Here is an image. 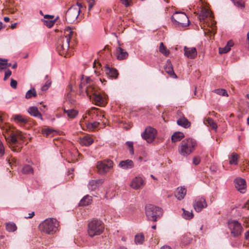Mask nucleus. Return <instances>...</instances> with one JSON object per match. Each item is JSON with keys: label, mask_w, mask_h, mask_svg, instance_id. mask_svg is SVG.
Masks as SVG:
<instances>
[{"label": "nucleus", "mask_w": 249, "mask_h": 249, "mask_svg": "<svg viewBox=\"0 0 249 249\" xmlns=\"http://www.w3.org/2000/svg\"><path fill=\"white\" fill-rule=\"evenodd\" d=\"M75 34L70 27L65 29L64 36L60 37L57 41V50L61 55L66 54L70 47V40L74 37Z\"/></svg>", "instance_id": "f257e3e1"}, {"label": "nucleus", "mask_w": 249, "mask_h": 249, "mask_svg": "<svg viewBox=\"0 0 249 249\" xmlns=\"http://www.w3.org/2000/svg\"><path fill=\"white\" fill-rule=\"evenodd\" d=\"M196 141L192 138L185 139L178 146V153L182 156L187 157L191 154L197 147Z\"/></svg>", "instance_id": "f03ea898"}, {"label": "nucleus", "mask_w": 249, "mask_h": 249, "mask_svg": "<svg viewBox=\"0 0 249 249\" xmlns=\"http://www.w3.org/2000/svg\"><path fill=\"white\" fill-rule=\"evenodd\" d=\"M58 222L57 220L53 218L45 219L39 225L40 231L48 233L53 234L57 230Z\"/></svg>", "instance_id": "7ed1b4c3"}, {"label": "nucleus", "mask_w": 249, "mask_h": 249, "mask_svg": "<svg viewBox=\"0 0 249 249\" xmlns=\"http://www.w3.org/2000/svg\"><path fill=\"white\" fill-rule=\"evenodd\" d=\"M79 89L81 93L85 91L87 95L91 99V96L94 95V92H97L98 90L93 85L92 82L90 77H87L85 79L84 76L81 78V82L79 85Z\"/></svg>", "instance_id": "20e7f679"}, {"label": "nucleus", "mask_w": 249, "mask_h": 249, "mask_svg": "<svg viewBox=\"0 0 249 249\" xmlns=\"http://www.w3.org/2000/svg\"><path fill=\"white\" fill-rule=\"evenodd\" d=\"M104 228V224L102 221L94 219L88 224V234L91 237L99 235L103 232Z\"/></svg>", "instance_id": "39448f33"}, {"label": "nucleus", "mask_w": 249, "mask_h": 249, "mask_svg": "<svg viewBox=\"0 0 249 249\" xmlns=\"http://www.w3.org/2000/svg\"><path fill=\"white\" fill-rule=\"evenodd\" d=\"M145 211L147 219L154 222L157 221V219L162 214V210L161 208L152 204L146 205Z\"/></svg>", "instance_id": "423d86ee"}, {"label": "nucleus", "mask_w": 249, "mask_h": 249, "mask_svg": "<svg viewBox=\"0 0 249 249\" xmlns=\"http://www.w3.org/2000/svg\"><path fill=\"white\" fill-rule=\"evenodd\" d=\"M171 19L177 27H184L189 25V20L183 12H176L172 16Z\"/></svg>", "instance_id": "0eeeda50"}, {"label": "nucleus", "mask_w": 249, "mask_h": 249, "mask_svg": "<svg viewBox=\"0 0 249 249\" xmlns=\"http://www.w3.org/2000/svg\"><path fill=\"white\" fill-rule=\"evenodd\" d=\"M228 227L231 231V234L233 237L239 236L243 231L241 224L236 220H229L228 222Z\"/></svg>", "instance_id": "6e6552de"}, {"label": "nucleus", "mask_w": 249, "mask_h": 249, "mask_svg": "<svg viewBox=\"0 0 249 249\" xmlns=\"http://www.w3.org/2000/svg\"><path fill=\"white\" fill-rule=\"evenodd\" d=\"M113 166V161L108 159L99 161L96 165L98 173L102 175H105L108 173L112 168Z\"/></svg>", "instance_id": "1a4fd4ad"}, {"label": "nucleus", "mask_w": 249, "mask_h": 249, "mask_svg": "<svg viewBox=\"0 0 249 249\" xmlns=\"http://www.w3.org/2000/svg\"><path fill=\"white\" fill-rule=\"evenodd\" d=\"M80 13L79 9L75 6H72L66 12L65 20L68 23H73L77 19Z\"/></svg>", "instance_id": "9d476101"}, {"label": "nucleus", "mask_w": 249, "mask_h": 249, "mask_svg": "<svg viewBox=\"0 0 249 249\" xmlns=\"http://www.w3.org/2000/svg\"><path fill=\"white\" fill-rule=\"evenodd\" d=\"M6 134H5V138L7 141V142L10 144V146L12 151L14 152H18L19 151V148L18 149L15 148L14 145H16L17 143V135L14 134L13 132H11L9 131V129L6 128Z\"/></svg>", "instance_id": "9b49d317"}, {"label": "nucleus", "mask_w": 249, "mask_h": 249, "mask_svg": "<svg viewBox=\"0 0 249 249\" xmlns=\"http://www.w3.org/2000/svg\"><path fill=\"white\" fill-rule=\"evenodd\" d=\"M156 130L151 127H147L142 134V138L148 143L152 142L155 138Z\"/></svg>", "instance_id": "f8f14e48"}, {"label": "nucleus", "mask_w": 249, "mask_h": 249, "mask_svg": "<svg viewBox=\"0 0 249 249\" xmlns=\"http://www.w3.org/2000/svg\"><path fill=\"white\" fill-rule=\"evenodd\" d=\"M194 208L197 212L207 207V204L205 198L202 197H197L193 203Z\"/></svg>", "instance_id": "ddd939ff"}, {"label": "nucleus", "mask_w": 249, "mask_h": 249, "mask_svg": "<svg viewBox=\"0 0 249 249\" xmlns=\"http://www.w3.org/2000/svg\"><path fill=\"white\" fill-rule=\"evenodd\" d=\"M144 181L142 178L136 177L132 179L130 186L133 189L138 190L142 187L144 185Z\"/></svg>", "instance_id": "4468645a"}, {"label": "nucleus", "mask_w": 249, "mask_h": 249, "mask_svg": "<svg viewBox=\"0 0 249 249\" xmlns=\"http://www.w3.org/2000/svg\"><path fill=\"white\" fill-rule=\"evenodd\" d=\"M235 186L236 188L241 193L245 192L246 188V182L244 179L242 178H237L234 180Z\"/></svg>", "instance_id": "2eb2a0df"}, {"label": "nucleus", "mask_w": 249, "mask_h": 249, "mask_svg": "<svg viewBox=\"0 0 249 249\" xmlns=\"http://www.w3.org/2000/svg\"><path fill=\"white\" fill-rule=\"evenodd\" d=\"M115 55L117 58L120 60L125 59L128 56V53L121 47L116 48Z\"/></svg>", "instance_id": "dca6fc26"}, {"label": "nucleus", "mask_w": 249, "mask_h": 249, "mask_svg": "<svg viewBox=\"0 0 249 249\" xmlns=\"http://www.w3.org/2000/svg\"><path fill=\"white\" fill-rule=\"evenodd\" d=\"M184 55L189 58L194 59L197 55L196 49L195 47H184Z\"/></svg>", "instance_id": "f3484780"}, {"label": "nucleus", "mask_w": 249, "mask_h": 249, "mask_svg": "<svg viewBox=\"0 0 249 249\" xmlns=\"http://www.w3.org/2000/svg\"><path fill=\"white\" fill-rule=\"evenodd\" d=\"M104 182V180L103 179L91 180L89 182L88 185V188L90 191H94L98 188Z\"/></svg>", "instance_id": "a211bd4d"}, {"label": "nucleus", "mask_w": 249, "mask_h": 249, "mask_svg": "<svg viewBox=\"0 0 249 249\" xmlns=\"http://www.w3.org/2000/svg\"><path fill=\"white\" fill-rule=\"evenodd\" d=\"M119 167L124 170H128L134 167V164L131 160H126L121 161L118 165Z\"/></svg>", "instance_id": "6ab92c4d"}, {"label": "nucleus", "mask_w": 249, "mask_h": 249, "mask_svg": "<svg viewBox=\"0 0 249 249\" xmlns=\"http://www.w3.org/2000/svg\"><path fill=\"white\" fill-rule=\"evenodd\" d=\"M164 70L166 72L168 73L171 76L177 78V76L176 75L173 70L172 64L171 62L168 60L166 62L165 65L164 66Z\"/></svg>", "instance_id": "aec40b11"}, {"label": "nucleus", "mask_w": 249, "mask_h": 249, "mask_svg": "<svg viewBox=\"0 0 249 249\" xmlns=\"http://www.w3.org/2000/svg\"><path fill=\"white\" fill-rule=\"evenodd\" d=\"M186 194V189L184 187H179L175 193V196L179 200L183 199Z\"/></svg>", "instance_id": "412c9836"}, {"label": "nucleus", "mask_w": 249, "mask_h": 249, "mask_svg": "<svg viewBox=\"0 0 249 249\" xmlns=\"http://www.w3.org/2000/svg\"><path fill=\"white\" fill-rule=\"evenodd\" d=\"M92 99L95 102V104L98 106H102L105 103L104 98L98 91L97 92H94V95L92 96Z\"/></svg>", "instance_id": "4be33fe9"}, {"label": "nucleus", "mask_w": 249, "mask_h": 249, "mask_svg": "<svg viewBox=\"0 0 249 249\" xmlns=\"http://www.w3.org/2000/svg\"><path fill=\"white\" fill-rule=\"evenodd\" d=\"M93 139L89 136H85L80 139V143L81 145L89 146L93 142Z\"/></svg>", "instance_id": "5701e85b"}, {"label": "nucleus", "mask_w": 249, "mask_h": 249, "mask_svg": "<svg viewBox=\"0 0 249 249\" xmlns=\"http://www.w3.org/2000/svg\"><path fill=\"white\" fill-rule=\"evenodd\" d=\"M92 202V197L89 195L84 196L79 203V206H86L90 205Z\"/></svg>", "instance_id": "b1692460"}, {"label": "nucleus", "mask_w": 249, "mask_h": 249, "mask_svg": "<svg viewBox=\"0 0 249 249\" xmlns=\"http://www.w3.org/2000/svg\"><path fill=\"white\" fill-rule=\"evenodd\" d=\"M105 71L108 76L113 78H116L118 75V71L115 69L110 68L107 66L105 67Z\"/></svg>", "instance_id": "393cba45"}, {"label": "nucleus", "mask_w": 249, "mask_h": 249, "mask_svg": "<svg viewBox=\"0 0 249 249\" xmlns=\"http://www.w3.org/2000/svg\"><path fill=\"white\" fill-rule=\"evenodd\" d=\"M177 124L185 128L189 127L191 125V123L185 117H183L177 120Z\"/></svg>", "instance_id": "a878e982"}, {"label": "nucleus", "mask_w": 249, "mask_h": 249, "mask_svg": "<svg viewBox=\"0 0 249 249\" xmlns=\"http://www.w3.org/2000/svg\"><path fill=\"white\" fill-rule=\"evenodd\" d=\"M28 112L29 113L34 117L39 118L42 119V115L39 112L38 108L36 107H31L28 109Z\"/></svg>", "instance_id": "bb28decb"}, {"label": "nucleus", "mask_w": 249, "mask_h": 249, "mask_svg": "<svg viewBox=\"0 0 249 249\" xmlns=\"http://www.w3.org/2000/svg\"><path fill=\"white\" fill-rule=\"evenodd\" d=\"M64 112L66 114L67 116L71 119L75 118L78 114V111L74 109H64Z\"/></svg>", "instance_id": "cd10ccee"}, {"label": "nucleus", "mask_w": 249, "mask_h": 249, "mask_svg": "<svg viewBox=\"0 0 249 249\" xmlns=\"http://www.w3.org/2000/svg\"><path fill=\"white\" fill-rule=\"evenodd\" d=\"M184 137V134L179 131H177L174 133L171 137L172 141L174 142L180 141Z\"/></svg>", "instance_id": "c85d7f7f"}, {"label": "nucleus", "mask_w": 249, "mask_h": 249, "mask_svg": "<svg viewBox=\"0 0 249 249\" xmlns=\"http://www.w3.org/2000/svg\"><path fill=\"white\" fill-rule=\"evenodd\" d=\"M13 118L17 124H26L28 122L27 119L21 115H15L13 116Z\"/></svg>", "instance_id": "c756f323"}, {"label": "nucleus", "mask_w": 249, "mask_h": 249, "mask_svg": "<svg viewBox=\"0 0 249 249\" xmlns=\"http://www.w3.org/2000/svg\"><path fill=\"white\" fill-rule=\"evenodd\" d=\"M239 156L236 153L233 152L229 157V164L230 165H237L238 164V160Z\"/></svg>", "instance_id": "7c9ffc66"}, {"label": "nucleus", "mask_w": 249, "mask_h": 249, "mask_svg": "<svg viewBox=\"0 0 249 249\" xmlns=\"http://www.w3.org/2000/svg\"><path fill=\"white\" fill-rule=\"evenodd\" d=\"M209 11L208 9H202L199 15L198 18L200 21L204 20L209 16Z\"/></svg>", "instance_id": "2f4dec72"}, {"label": "nucleus", "mask_w": 249, "mask_h": 249, "mask_svg": "<svg viewBox=\"0 0 249 249\" xmlns=\"http://www.w3.org/2000/svg\"><path fill=\"white\" fill-rule=\"evenodd\" d=\"M36 91L35 89L33 88L27 91L25 94V98L29 99H31L33 97H36Z\"/></svg>", "instance_id": "473e14b6"}, {"label": "nucleus", "mask_w": 249, "mask_h": 249, "mask_svg": "<svg viewBox=\"0 0 249 249\" xmlns=\"http://www.w3.org/2000/svg\"><path fill=\"white\" fill-rule=\"evenodd\" d=\"M205 124L210 126L213 130H216L217 128L216 123L211 118H208L206 120Z\"/></svg>", "instance_id": "72a5a7b5"}, {"label": "nucleus", "mask_w": 249, "mask_h": 249, "mask_svg": "<svg viewBox=\"0 0 249 249\" xmlns=\"http://www.w3.org/2000/svg\"><path fill=\"white\" fill-rule=\"evenodd\" d=\"M183 211L182 216L185 219H191L194 217L192 211H186L184 208L182 209Z\"/></svg>", "instance_id": "f704fd0d"}, {"label": "nucleus", "mask_w": 249, "mask_h": 249, "mask_svg": "<svg viewBox=\"0 0 249 249\" xmlns=\"http://www.w3.org/2000/svg\"><path fill=\"white\" fill-rule=\"evenodd\" d=\"M6 229L9 232H14L17 229L16 224L13 222L6 223Z\"/></svg>", "instance_id": "c9c22d12"}, {"label": "nucleus", "mask_w": 249, "mask_h": 249, "mask_svg": "<svg viewBox=\"0 0 249 249\" xmlns=\"http://www.w3.org/2000/svg\"><path fill=\"white\" fill-rule=\"evenodd\" d=\"M144 240V236L142 233L137 234L135 237V242L136 244H142Z\"/></svg>", "instance_id": "e433bc0d"}, {"label": "nucleus", "mask_w": 249, "mask_h": 249, "mask_svg": "<svg viewBox=\"0 0 249 249\" xmlns=\"http://www.w3.org/2000/svg\"><path fill=\"white\" fill-rule=\"evenodd\" d=\"M159 51L165 56H167L169 54V51L167 49L162 42L160 43Z\"/></svg>", "instance_id": "4c0bfd02"}, {"label": "nucleus", "mask_w": 249, "mask_h": 249, "mask_svg": "<svg viewBox=\"0 0 249 249\" xmlns=\"http://www.w3.org/2000/svg\"><path fill=\"white\" fill-rule=\"evenodd\" d=\"M213 92L217 94L223 96H228V94L227 91L223 89H215L213 91Z\"/></svg>", "instance_id": "58836bf2"}, {"label": "nucleus", "mask_w": 249, "mask_h": 249, "mask_svg": "<svg viewBox=\"0 0 249 249\" xmlns=\"http://www.w3.org/2000/svg\"><path fill=\"white\" fill-rule=\"evenodd\" d=\"M22 173L25 174H32L33 173V168L29 165H25L22 170Z\"/></svg>", "instance_id": "ea45409f"}, {"label": "nucleus", "mask_w": 249, "mask_h": 249, "mask_svg": "<svg viewBox=\"0 0 249 249\" xmlns=\"http://www.w3.org/2000/svg\"><path fill=\"white\" fill-rule=\"evenodd\" d=\"M42 133L46 137H52L54 133V130L51 128H47L42 130Z\"/></svg>", "instance_id": "a19ab883"}, {"label": "nucleus", "mask_w": 249, "mask_h": 249, "mask_svg": "<svg viewBox=\"0 0 249 249\" xmlns=\"http://www.w3.org/2000/svg\"><path fill=\"white\" fill-rule=\"evenodd\" d=\"M99 124H100L99 123H98L97 122H94L93 123H89L88 124H87V127L89 130L92 131L94 128L98 127V125H99Z\"/></svg>", "instance_id": "79ce46f5"}, {"label": "nucleus", "mask_w": 249, "mask_h": 249, "mask_svg": "<svg viewBox=\"0 0 249 249\" xmlns=\"http://www.w3.org/2000/svg\"><path fill=\"white\" fill-rule=\"evenodd\" d=\"M52 84V81L51 79H48L45 84L41 87V90L42 91H46L47 90L48 88L51 86Z\"/></svg>", "instance_id": "37998d69"}, {"label": "nucleus", "mask_w": 249, "mask_h": 249, "mask_svg": "<svg viewBox=\"0 0 249 249\" xmlns=\"http://www.w3.org/2000/svg\"><path fill=\"white\" fill-rule=\"evenodd\" d=\"M126 145L129 148V152L131 154H134V148H133V143L132 142H126Z\"/></svg>", "instance_id": "c03bdc74"}, {"label": "nucleus", "mask_w": 249, "mask_h": 249, "mask_svg": "<svg viewBox=\"0 0 249 249\" xmlns=\"http://www.w3.org/2000/svg\"><path fill=\"white\" fill-rule=\"evenodd\" d=\"M230 50H231V48H229V46H227V45H226L223 48H219V53L220 54L225 53H227V52H229Z\"/></svg>", "instance_id": "a18cd8bd"}, {"label": "nucleus", "mask_w": 249, "mask_h": 249, "mask_svg": "<svg viewBox=\"0 0 249 249\" xmlns=\"http://www.w3.org/2000/svg\"><path fill=\"white\" fill-rule=\"evenodd\" d=\"M0 61L2 62H0V70H3L6 68V62L7 61V59L0 58Z\"/></svg>", "instance_id": "49530a36"}, {"label": "nucleus", "mask_w": 249, "mask_h": 249, "mask_svg": "<svg viewBox=\"0 0 249 249\" xmlns=\"http://www.w3.org/2000/svg\"><path fill=\"white\" fill-rule=\"evenodd\" d=\"M234 4L241 8H244L245 7V3L242 0H238L234 1Z\"/></svg>", "instance_id": "de8ad7c7"}, {"label": "nucleus", "mask_w": 249, "mask_h": 249, "mask_svg": "<svg viewBox=\"0 0 249 249\" xmlns=\"http://www.w3.org/2000/svg\"><path fill=\"white\" fill-rule=\"evenodd\" d=\"M54 20H44V24L48 28H51L54 24Z\"/></svg>", "instance_id": "09e8293b"}, {"label": "nucleus", "mask_w": 249, "mask_h": 249, "mask_svg": "<svg viewBox=\"0 0 249 249\" xmlns=\"http://www.w3.org/2000/svg\"><path fill=\"white\" fill-rule=\"evenodd\" d=\"M123 4L125 7L130 6L132 3V0H120Z\"/></svg>", "instance_id": "8fccbe9b"}, {"label": "nucleus", "mask_w": 249, "mask_h": 249, "mask_svg": "<svg viewBox=\"0 0 249 249\" xmlns=\"http://www.w3.org/2000/svg\"><path fill=\"white\" fill-rule=\"evenodd\" d=\"M200 161V159L199 157L196 156L194 157L193 159V163L195 165H198Z\"/></svg>", "instance_id": "3c124183"}, {"label": "nucleus", "mask_w": 249, "mask_h": 249, "mask_svg": "<svg viewBox=\"0 0 249 249\" xmlns=\"http://www.w3.org/2000/svg\"><path fill=\"white\" fill-rule=\"evenodd\" d=\"M88 3H89V10H90L91 9L93 6L95 1L94 0H86Z\"/></svg>", "instance_id": "603ef678"}, {"label": "nucleus", "mask_w": 249, "mask_h": 249, "mask_svg": "<svg viewBox=\"0 0 249 249\" xmlns=\"http://www.w3.org/2000/svg\"><path fill=\"white\" fill-rule=\"evenodd\" d=\"M12 74V72L10 70H8L5 72L4 77L3 80H6L8 77H9Z\"/></svg>", "instance_id": "864d4df0"}, {"label": "nucleus", "mask_w": 249, "mask_h": 249, "mask_svg": "<svg viewBox=\"0 0 249 249\" xmlns=\"http://www.w3.org/2000/svg\"><path fill=\"white\" fill-rule=\"evenodd\" d=\"M10 86L12 88L16 89L17 87V81L13 79H11Z\"/></svg>", "instance_id": "5fc2aeb1"}, {"label": "nucleus", "mask_w": 249, "mask_h": 249, "mask_svg": "<svg viewBox=\"0 0 249 249\" xmlns=\"http://www.w3.org/2000/svg\"><path fill=\"white\" fill-rule=\"evenodd\" d=\"M4 153V149L3 145L1 142L0 141V157H1L2 155H3Z\"/></svg>", "instance_id": "6e6d98bb"}, {"label": "nucleus", "mask_w": 249, "mask_h": 249, "mask_svg": "<svg viewBox=\"0 0 249 249\" xmlns=\"http://www.w3.org/2000/svg\"><path fill=\"white\" fill-rule=\"evenodd\" d=\"M35 215V213L34 212H32L31 213H29L28 214V216H25V218H31L32 217H33Z\"/></svg>", "instance_id": "4d7b16f0"}, {"label": "nucleus", "mask_w": 249, "mask_h": 249, "mask_svg": "<svg viewBox=\"0 0 249 249\" xmlns=\"http://www.w3.org/2000/svg\"><path fill=\"white\" fill-rule=\"evenodd\" d=\"M227 46H229V48H231V47H232L233 45V43L232 42V41L231 40H230L228 42L227 45H226Z\"/></svg>", "instance_id": "13d9d810"}, {"label": "nucleus", "mask_w": 249, "mask_h": 249, "mask_svg": "<svg viewBox=\"0 0 249 249\" xmlns=\"http://www.w3.org/2000/svg\"><path fill=\"white\" fill-rule=\"evenodd\" d=\"M245 237L246 239L249 240V230L245 232Z\"/></svg>", "instance_id": "bf43d9fd"}, {"label": "nucleus", "mask_w": 249, "mask_h": 249, "mask_svg": "<svg viewBox=\"0 0 249 249\" xmlns=\"http://www.w3.org/2000/svg\"><path fill=\"white\" fill-rule=\"evenodd\" d=\"M44 18H49L50 19H52L53 18V16H51V15H45L44 16Z\"/></svg>", "instance_id": "052dcab7"}, {"label": "nucleus", "mask_w": 249, "mask_h": 249, "mask_svg": "<svg viewBox=\"0 0 249 249\" xmlns=\"http://www.w3.org/2000/svg\"><path fill=\"white\" fill-rule=\"evenodd\" d=\"M3 123V119L1 116H0V127L1 128H3L4 127L3 126H2V124Z\"/></svg>", "instance_id": "680f3d73"}, {"label": "nucleus", "mask_w": 249, "mask_h": 249, "mask_svg": "<svg viewBox=\"0 0 249 249\" xmlns=\"http://www.w3.org/2000/svg\"><path fill=\"white\" fill-rule=\"evenodd\" d=\"M76 5L78 6V7H77V9H79L80 10V9L82 7V5L81 3H79L78 2H77Z\"/></svg>", "instance_id": "e2e57ef3"}, {"label": "nucleus", "mask_w": 249, "mask_h": 249, "mask_svg": "<svg viewBox=\"0 0 249 249\" xmlns=\"http://www.w3.org/2000/svg\"><path fill=\"white\" fill-rule=\"evenodd\" d=\"M160 249H172L171 248L168 246H164Z\"/></svg>", "instance_id": "0e129e2a"}, {"label": "nucleus", "mask_w": 249, "mask_h": 249, "mask_svg": "<svg viewBox=\"0 0 249 249\" xmlns=\"http://www.w3.org/2000/svg\"><path fill=\"white\" fill-rule=\"evenodd\" d=\"M4 20L5 22H8L10 20V18L8 17H5L4 18Z\"/></svg>", "instance_id": "69168bd1"}, {"label": "nucleus", "mask_w": 249, "mask_h": 249, "mask_svg": "<svg viewBox=\"0 0 249 249\" xmlns=\"http://www.w3.org/2000/svg\"><path fill=\"white\" fill-rule=\"evenodd\" d=\"M17 67V63H15L12 66V68L13 69H15Z\"/></svg>", "instance_id": "338daca9"}, {"label": "nucleus", "mask_w": 249, "mask_h": 249, "mask_svg": "<svg viewBox=\"0 0 249 249\" xmlns=\"http://www.w3.org/2000/svg\"><path fill=\"white\" fill-rule=\"evenodd\" d=\"M118 249H128L126 247L124 246H121Z\"/></svg>", "instance_id": "774afa93"}]
</instances>
